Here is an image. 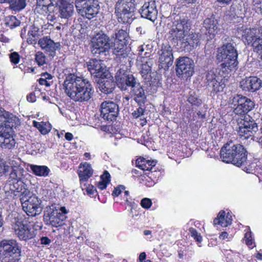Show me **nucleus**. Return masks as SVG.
<instances>
[{
	"label": "nucleus",
	"mask_w": 262,
	"mask_h": 262,
	"mask_svg": "<svg viewBox=\"0 0 262 262\" xmlns=\"http://www.w3.org/2000/svg\"><path fill=\"white\" fill-rule=\"evenodd\" d=\"M33 125L37 128L41 134L44 135L49 133L51 129V125L48 122L33 121Z\"/></svg>",
	"instance_id": "nucleus-36"
},
{
	"label": "nucleus",
	"mask_w": 262,
	"mask_h": 262,
	"mask_svg": "<svg viewBox=\"0 0 262 262\" xmlns=\"http://www.w3.org/2000/svg\"><path fill=\"white\" fill-rule=\"evenodd\" d=\"M107 183L104 182V181H100L98 184V188L100 189V190H103L106 188Z\"/></svg>",
	"instance_id": "nucleus-53"
},
{
	"label": "nucleus",
	"mask_w": 262,
	"mask_h": 262,
	"mask_svg": "<svg viewBox=\"0 0 262 262\" xmlns=\"http://www.w3.org/2000/svg\"><path fill=\"white\" fill-rule=\"evenodd\" d=\"M94 2V0H75V6L77 12H79L85 6L90 3V2Z\"/></svg>",
	"instance_id": "nucleus-43"
},
{
	"label": "nucleus",
	"mask_w": 262,
	"mask_h": 262,
	"mask_svg": "<svg viewBox=\"0 0 262 262\" xmlns=\"http://www.w3.org/2000/svg\"><path fill=\"white\" fill-rule=\"evenodd\" d=\"M171 47L168 45H163L159 52V67L164 70L168 69L173 63V56Z\"/></svg>",
	"instance_id": "nucleus-19"
},
{
	"label": "nucleus",
	"mask_w": 262,
	"mask_h": 262,
	"mask_svg": "<svg viewBox=\"0 0 262 262\" xmlns=\"http://www.w3.org/2000/svg\"><path fill=\"white\" fill-rule=\"evenodd\" d=\"M128 195H129V191H127V190L124 191V196H123V199L126 202H129V200H128Z\"/></svg>",
	"instance_id": "nucleus-60"
},
{
	"label": "nucleus",
	"mask_w": 262,
	"mask_h": 262,
	"mask_svg": "<svg viewBox=\"0 0 262 262\" xmlns=\"http://www.w3.org/2000/svg\"><path fill=\"white\" fill-rule=\"evenodd\" d=\"M65 138L67 140L71 141L73 139V136L70 133H67L65 135Z\"/></svg>",
	"instance_id": "nucleus-62"
},
{
	"label": "nucleus",
	"mask_w": 262,
	"mask_h": 262,
	"mask_svg": "<svg viewBox=\"0 0 262 262\" xmlns=\"http://www.w3.org/2000/svg\"><path fill=\"white\" fill-rule=\"evenodd\" d=\"M46 57L42 52L38 51L36 53L35 60L39 66H41L46 64Z\"/></svg>",
	"instance_id": "nucleus-42"
},
{
	"label": "nucleus",
	"mask_w": 262,
	"mask_h": 262,
	"mask_svg": "<svg viewBox=\"0 0 262 262\" xmlns=\"http://www.w3.org/2000/svg\"><path fill=\"white\" fill-rule=\"evenodd\" d=\"M27 99L30 102H34L36 101V97L34 94L30 93L27 96Z\"/></svg>",
	"instance_id": "nucleus-55"
},
{
	"label": "nucleus",
	"mask_w": 262,
	"mask_h": 262,
	"mask_svg": "<svg viewBox=\"0 0 262 262\" xmlns=\"http://www.w3.org/2000/svg\"><path fill=\"white\" fill-rule=\"evenodd\" d=\"M220 154L223 162L231 163L238 167L244 164L247 161L246 151L241 144L227 143L222 148Z\"/></svg>",
	"instance_id": "nucleus-4"
},
{
	"label": "nucleus",
	"mask_w": 262,
	"mask_h": 262,
	"mask_svg": "<svg viewBox=\"0 0 262 262\" xmlns=\"http://www.w3.org/2000/svg\"><path fill=\"white\" fill-rule=\"evenodd\" d=\"M10 4L14 10H22L26 5V0H13Z\"/></svg>",
	"instance_id": "nucleus-41"
},
{
	"label": "nucleus",
	"mask_w": 262,
	"mask_h": 262,
	"mask_svg": "<svg viewBox=\"0 0 262 262\" xmlns=\"http://www.w3.org/2000/svg\"><path fill=\"white\" fill-rule=\"evenodd\" d=\"M169 37L181 41L190 30L191 22L185 17H180L170 24H168Z\"/></svg>",
	"instance_id": "nucleus-9"
},
{
	"label": "nucleus",
	"mask_w": 262,
	"mask_h": 262,
	"mask_svg": "<svg viewBox=\"0 0 262 262\" xmlns=\"http://www.w3.org/2000/svg\"><path fill=\"white\" fill-rule=\"evenodd\" d=\"M111 46L109 37L102 32L96 33L92 38L91 52L95 56L105 55Z\"/></svg>",
	"instance_id": "nucleus-10"
},
{
	"label": "nucleus",
	"mask_w": 262,
	"mask_h": 262,
	"mask_svg": "<svg viewBox=\"0 0 262 262\" xmlns=\"http://www.w3.org/2000/svg\"><path fill=\"white\" fill-rule=\"evenodd\" d=\"M237 131L241 138L244 139L253 136L258 131V126L255 121L249 116H244L237 121Z\"/></svg>",
	"instance_id": "nucleus-13"
},
{
	"label": "nucleus",
	"mask_w": 262,
	"mask_h": 262,
	"mask_svg": "<svg viewBox=\"0 0 262 262\" xmlns=\"http://www.w3.org/2000/svg\"><path fill=\"white\" fill-rule=\"evenodd\" d=\"M229 103L233 109V112L236 115L244 117L245 114L251 111L254 107V103L246 97L236 95L231 97Z\"/></svg>",
	"instance_id": "nucleus-11"
},
{
	"label": "nucleus",
	"mask_w": 262,
	"mask_h": 262,
	"mask_svg": "<svg viewBox=\"0 0 262 262\" xmlns=\"http://www.w3.org/2000/svg\"><path fill=\"white\" fill-rule=\"evenodd\" d=\"M154 62L155 60L152 58H148L147 56H139L138 57V66L141 70L140 72L143 77L147 76L150 73Z\"/></svg>",
	"instance_id": "nucleus-25"
},
{
	"label": "nucleus",
	"mask_w": 262,
	"mask_h": 262,
	"mask_svg": "<svg viewBox=\"0 0 262 262\" xmlns=\"http://www.w3.org/2000/svg\"><path fill=\"white\" fill-rule=\"evenodd\" d=\"M6 111H5L3 108L0 107V122H2L4 116Z\"/></svg>",
	"instance_id": "nucleus-57"
},
{
	"label": "nucleus",
	"mask_w": 262,
	"mask_h": 262,
	"mask_svg": "<svg viewBox=\"0 0 262 262\" xmlns=\"http://www.w3.org/2000/svg\"><path fill=\"white\" fill-rule=\"evenodd\" d=\"M203 26L210 39L214 38L220 31L217 26V21L214 17L206 18L204 21Z\"/></svg>",
	"instance_id": "nucleus-26"
},
{
	"label": "nucleus",
	"mask_w": 262,
	"mask_h": 262,
	"mask_svg": "<svg viewBox=\"0 0 262 262\" xmlns=\"http://www.w3.org/2000/svg\"><path fill=\"white\" fill-rule=\"evenodd\" d=\"M41 244L42 245H48L51 243V240L47 237H42L40 239Z\"/></svg>",
	"instance_id": "nucleus-54"
},
{
	"label": "nucleus",
	"mask_w": 262,
	"mask_h": 262,
	"mask_svg": "<svg viewBox=\"0 0 262 262\" xmlns=\"http://www.w3.org/2000/svg\"><path fill=\"white\" fill-rule=\"evenodd\" d=\"M136 164L137 166L143 170H151L156 165L157 161L146 160L143 158H139L136 160Z\"/></svg>",
	"instance_id": "nucleus-31"
},
{
	"label": "nucleus",
	"mask_w": 262,
	"mask_h": 262,
	"mask_svg": "<svg viewBox=\"0 0 262 262\" xmlns=\"http://www.w3.org/2000/svg\"><path fill=\"white\" fill-rule=\"evenodd\" d=\"M13 227L15 234L21 240L27 241L32 238L35 235L32 226L21 219L16 220Z\"/></svg>",
	"instance_id": "nucleus-14"
},
{
	"label": "nucleus",
	"mask_w": 262,
	"mask_h": 262,
	"mask_svg": "<svg viewBox=\"0 0 262 262\" xmlns=\"http://www.w3.org/2000/svg\"><path fill=\"white\" fill-rule=\"evenodd\" d=\"M38 44L42 50L52 57H54L56 54V51L61 48L60 42H55L48 36L40 38L38 40Z\"/></svg>",
	"instance_id": "nucleus-20"
},
{
	"label": "nucleus",
	"mask_w": 262,
	"mask_h": 262,
	"mask_svg": "<svg viewBox=\"0 0 262 262\" xmlns=\"http://www.w3.org/2000/svg\"><path fill=\"white\" fill-rule=\"evenodd\" d=\"M176 72L178 75L189 77L193 73L194 62L189 57H180L177 61Z\"/></svg>",
	"instance_id": "nucleus-17"
},
{
	"label": "nucleus",
	"mask_w": 262,
	"mask_h": 262,
	"mask_svg": "<svg viewBox=\"0 0 262 262\" xmlns=\"http://www.w3.org/2000/svg\"><path fill=\"white\" fill-rule=\"evenodd\" d=\"M58 211V212H60L61 214H64V215H66V214L68 213L66 208L64 207H60L59 210Z\"/></svg>",
	"instance_id": "nucleus-61"
},
{
	"label": "nucleus",
	"mask_w": 262,
	"mask_h": 262,
	"mask_svg": "<svg viewBox=\"0 0 262 262\" xmlns=\"http://www.w3.org/2000/svg\"><path fill=\"white\" fill-rule=\"evenodd\" d=\"M116 37L114 41L121 42H126V38L128 37L127 33L126 31L122 29L119 30L117 33H116Z\"/></svg>",
	"instance_id": "nucleus-40"
},
{
	"label": "nucleus",
	"mask_w": 262,
	"mask_h": 262,
	"mask_svg": "<svg viewBox=\"0 0 262 262\" xmlns=\"http://www.w3.org/2000/svg\"><path fill=\"white\" fill-rule=\"evenodd\" d=\"M191 235L198 242L201 243L202 241V237L198 232L194 229L190 230Z\"/></svg>",
	"instance_id": "nucleus-49"
},
{
	"label": "nucleus",
	"mask_w": 262,
	"mask_h": 262,
	"mask_svg": "<svg viewBox=\"0 0 262 262\" xmlns=\"http://www.w3.org/2000/svg\"><path fill=\"white\" fill-rule=\"evenodd\" d=\"M15 144L13 130L10 128L5 129L0 126V146L2 148L10 149L14 148Z\"/></svg>",
	"instance_id": "nucleus-21"
},
{
	"label": "nucleus",
	"mask_w": 262,
	"mask_h": 262,
	"mask_svg": "<svg viewBox=\"0 0 262 262\" xmlns=\"http://www.w3.org/2000/svg\"><path fill=\"white\" fill-rule=\"evenodd\" d=\"M144 113V109L141 107H139L137 111H135L133 113V115L135 118H138L141 115H142Z\"/></svg>",
	"instance_id": "nucleus-52"
},
{
	"label": "nucleus",
	"mask_w": 262,
	"mask_h": 262,
	"mask_svg": "<svg viewBox=\"0 0 262 262\" xmlns=\"http://www.w3.org/2000/svg\"><path fill=\"white\" fill-rule=\"evenodd\" d=\"M4 117L2 121V122H4V124L0 125V126H2L5 129L10 128L13 130V127H16L19 124V119L13 114L6 112Z\"/></svg>",
	"instance_id": "nucleus-29"
},
{
	"label": "nucleus",
	"mask_w": 262,
	"mask_h": 262,
	"mask_svg": "<svg viewBox=\"0 0 262 262\" xmlns=\"http://www.w3.org/2000/svg\"><path fill=\"white\" fill-rule=\"evenodd\" d=\"M7 164H8L9 166V171L6 172L3 176L6 175L8 172L10 171V178L12 180H14L15 182H10L9 184L10 185V190L11 191V193H13L14 195L16 196L17 195H19V192L23 191L22 189V183L19 184L18 179H20L21 172L23 170L22 168H21L18 165H15V162L14 161L10 160L8 162L4 161ZM3 176V175H2ZM2 177V176H1Z\"/></svg>",
	"instance_id": "nucleus-12"
},
{
	"label": "nucleus",
	"mask_w": 262,
	"mask_h": 262,
	"mask_svg": "<svg viewBox=\"0 0 262 262\" xmlns=\"http://www.w3.org/2000/svg\"><path fill=\"white\" fill-rule=\"evenodd\" d=\"M70 0H57V3L59 5L70 3Z\"/></svg>",
	"instance_id": "nucleus-58"
},
{
	"label": "nucleus",
	"mask_w": 262,
	"mask_h": 262,
	"mask_svg": "<svg viewBox=\"0 0 262 262\" xmlns=\"http://www.w3.org/2000/svg\"><path fill=\"white\" fill-rule=\"evenodd\" d=\"M137 32H140V34H144L145 33V30H143L141 27H137L136 29Z\"/></svg>",
	"instance_id": "nucleus-64"
},
{
	"label": "nucleus",
	"mask_w": 262,
	"mask_h": 262,
	"mask_svg": "<svg viewBox=\"0 0 262 262\" xmlns=\"http://www.w3.org/2000/svg\"><path fill=\"white\" fill-rule=\"evenodd\" d=\"M245 240L246 245L251 249L254 248L255 245L253 242V238L252 237L251 232H247L245 235Z\"/></svg>",
	"instance_id": "nucleus-45"
},
{
	"label": "nucleus",
	"mask_w": 262,
	"mask_h": 262,
	"mask_svg": "<svg viewBox=\"0 0 262 262\" xmlns=\"http://www.w3.org/2000/svg\"><path fill=\"white\" fill-rule=\"evenodd\" d=\"M99 5L98 2L94 0V2H90L86 6L80 10L78 13L83 17L91 19L94 18L98 13Z\"/></svg>",
	"instance_id": "nucleus-23"
},
{
	"label": "nucleus",
	"mask_w": 262,
	"mask_h": 262,
	"mask_svg": "<svg viewBox=\"0 0 262 262\" xmlns=\"http://www.w3.org/2000/svg\"><path fill=\"white\" fill-rule=\"evenodd\" d=\"M151 201L148 198H144L141 201V206L146 209L149 208L151 206Z\"/></svg>",
	"instance_id": "nucleus-48"
},
{
	"label": "nucleus",
	"mask_w": 262,
	"mask_h": 262,
	"mask_svg": "<svg viewBox=\"0 0 262 262\" xmlns=\"http://www.w3.org/2000/svg\"><path fill=\"white\" fill-rule=\"evenodd\" d=\"M201 35L198 33H188L185 38L181 40V43L184 45L185 48L188 47V50H191L196 48L200 43Z\"/></svg>",
	"instance_id": "nucleus-27"
},
{
	"label": "nucleus",
	"mask_w": 262,
	"mask_h": 262,
	"mask_svg": "<svg viewBox=\"0 0 262 262\" xmlns=\"http://www.w3.org/2000/svg\"><path fill=\"white\" fill-rule=\"evenodd\" d=\"M124 189L125 187L123 185H119L114 188L112 192V195L115 196H118Z\"/></svg>",
	"instance_id": "nucleus-50"
},
{
	"label": "nucleus",
	"mask_w": 262,
	"mask_h": 262,
	"mask_svg": "<svg viewBox=\"0 0 262 262\" xmlns=\"http://www.w3.org/2000/svg\"><path fill=\"white\" fill-rule=\"evenodd\" d=\"M261 81L257 77H249L241 82V86L244 91L254 92L259 90Z\"/></svg>",
	"instance_id": "nucleus-24"
},
{
	"label": "nucleus",
	"mask_w": 262,
	"mask_h": 262,
	"mask_svg": "<svg viewBox=\"0 0 262 262\" xmlns=\"http://www.w3.org/2000/svg\"><path fill=\"white\" fill-rule=\"evenodd\" d=\"M78 173L80 181L85 182L92 176L93 170L90 164L84 162L79 165Z\"/></svg>",
	"instance_id": "nucleus-28"
},
{
	"label": "nucleus",
	"mask_w": 262,
	"mask_h": 262,
	"mask_svg": "<svg viewBox=\"0 0 262 262\" xmlns=\"http://www.w3.org/2000/svg\"><path fill=\"white\" fill-rule=\"evenodd\" d=\"M85 66L91 75L94 77L103 79L110 75L103 60L91 59L86 62Z\"/></svg>",
	"instance_id": "nucleus-15"
},
{
	"label": "nucleus",
	"mask_w": 262,
	"mask_h": 262,
	"mask_svg": "<svg viewBox=\"0 0 262 262\" xmlns=\"http://www.w3.org/2000/svg\"><path fill=\"white\" fill-rule=\"evenodd\" d=\"M114 54L119 57H125L127 55L126 51V42L114 41Z\"/></svg>",
	"instance_id": "nucleus-35"
},
{
	"label": "nucleus",
	"mask_w": 262,
	"mask_h": 262,
	"mask_svg": "<svg viewBox=\"0 0 262 262\" xmlns=\"http://www.w3.org/2000/svg\"><path fill=\"white\" fill-rule=\"evenodd\" d=\"M248 45H251L253 51L256 52L262 61V32L257 27H242L238 31Z\"/></svg>",
	"instance_id": "nucleus-6"
},
{
	"label": "nucleus",
	"mask_w": 262,
	"mask_h": 262,
	"mask_svg": "<svg viewBox=\"0 0 262 262\" xmlns=\"http://www.w3.org/2000/svg\"><path fill=\"white\" fill-rule=\"evenodd\" d=\"M59 16L63 18L70 17L74 13V6L71 3L59 6Z\"/></svg>",
	"instance_id": "nucleus-33"
},
{
	"label": "nucleus",
	"mask_w": 262,
	"mask_h": 262,
	"mask_svg": "<svg viewBox=\"0 0 262 262\" xmlns=\"http://www.w3.org/2000/svg\"><path fill=\"white\" fill-rule=\"evenodd\" d=\"M66 219V215L58 212L53 206L47 207L43 215V220L46 224L55 227L62 226Z\"/></svg>",
	"instance_id": "nucleus-16"
},
{
	"label": "nucleus",
	"mask_w": 262,
	"mask_h": 262,
	"mask_svg": "<svg viewBox=\"0 0 262 262\" xmlns=\"http://www.w3.org/2000/svg\"><path fill=\"white\" fill-rule=\"evenodd\" d=\"M237 55L232 43L228 42L218 49L216 59L222 63L219 69L210 70L206 76L207 84L212 92L216 93L223 91L228 82L229 73L237 65Z\"/></svg>",
	"instance_id": "nucleus-1"
},
{
	"label": "nucleus",
	"mask_w": 262,
	"mask_h": 262,
	"mask_svg": "<svg viewBox=\"0 0 262 262\" xmlns=\"http://www.w3.org/2000/svg\"><path fill=\"white\" fill-rule=\"evenodd\" d=\"M111 176L108 171H105L103 174L101 176V181L108 183L110 181Z\"/></svg>",
	"instance_id": "nucleus-51"
},
{
	"label": "nucleus",
	"mask_w": 262,
	"mask_h": 262,
	"mask_svg": "<svg viewBox=\"0 0 262 262\" xmlns=\"http://www.w3.org/2000/svg\"><path fill=\"white\" fill-rule=\"evenodd\" d=\"M39 83L42 85L49 86L50 84L47 80L43 78H40L38 80Z\"/></svg>",
	"instance_id": "nucleus-56"
},
{
	"label": "nucleus",
	"mask_w": 262,
	"mask_h": 262,
	"mask_svg": "<svg viewBox=\"0 0 262 262\" xmlns=\"http://www.w3.org/2000/svg\"><path fill=\"white\" fill-rule=\"evenodd\" d=\"M139 12L142 17L154 22L157 19L158 15L155 2L151 1L145 2L140 9Z\"/></svg>",
	"instance_id": "nucleus-22"
},
{
	"label": "nucleus",
	"mask_w": 262,
	"mask_h": 262,
	"mask_svg": "<svg viewBox=\"0 0 262 262\" xmlns=\"http://www.w3.org/2000/svg\"><path fill=\"white\" fill-rule=\"evenodd\" d=\"M188 102L192 105L199 106L202 103V100L199 99L195 94H190L188 99Z\"/></svg>",
	"instance_id": "nucleus-44"
},
{
	"label": "nucleus",
	"mask_w": 262,
	"mask_h": 262,
	"mask_svg": "<svg viewBox=\"0 0 262 262\" xmlns=\"http://www.w3.org/2000/svg\"><path fill=\"white\" fill-rule=\"evenodd\" d=\"M20 249L14 239H4L0 243V258L3 262H17Z\"/></svg>",
	"instance_id": "nucleus-8"
},
{
	"label": "nucleus",
	"mask_w": 262,
	"mask_h": 262,
	"mask_svg": "<svg viewBox=\"0 0 262 262\" xmlns=\"http://www.w3.org/2000/svg\"><path fill=\"white\" fill-rule=\"evenodd\" d=\"M30 168L34 174L39 177H47L50 171V169L45 165L31 164Z\"/></svg>",
	"instance_id": "nucleus-34"
},
{
	"label": "nucleus",
	"mask_w": 262,
	"mask_h": 262,
	"mask_svg": "<svg viewBox=\"0 0 262 262\" xmlns=\"http://www.w3.org/2000/svg\"><path fill=\"white\" fill-rule=\"evenodd\" d=\"M9 166L4 160L0 159V176L4 174L9 171Z\"/></svg>",
	"instance_id": "nucleus-46"
},
{
	"label": "nucleus",
	"mask_w": 262,
	"mask_h": 262,
	"mask_svg": "<svg viewBox=\"0 0 262 262\" xmlns=\"http://www.w3.org/2000/svg\"><path fill=\"white\" fill-rule=\"evenodd\" d=\"M228 234L226 232H223L220 235V237L222 239H225L227 238Z\"/></svg>",
	"instance_id": "nucleus-63"
},
{
	"label": "nucleus",
	"mask_w": 262,
	"mask_h": 262,
	"mask_svg": "<svg viewBox=\"0 0 262 262\" xmlns=\"http://www.w3.org/2000/svg\"><path fill=\"white\" fill-rule=\"evenodd\" d=\"M20 192V200L23 209L27 214L35 216L40 214L42 209L41 201L28 189L24 188V190Z\"/></svg>",
	"instance_id": "nucleus-5"
},
{
	"label": "nucleus",
	"mask_w": 262,
	"mask_h": 262,
	"mask_svg": "<svg viewBox=\"0 0 262 262\" xmlns=\"http://www.w3.org/2000/svg\"><path fill=\"white\" fill-rule=\"evenodd\" d=\"M63 88L67 95L75 102H87L92 98L94 93L89 80L74 74L66 76Z\"/></svg>",
	"instance_id": "nucleus-2"
},
{
	"label": "nucleus",
	"mask_w": 262,
	"mask_h": 262,
	"mask_svg": "<svg viewBox=\"0 0 262 262\" xmlns=\"http://www.w3.org/2000/svg\"><path fill=\"white\" fill-rule=\"evenodd\" d=\"M119 111L118 105L113 101H104L101 104V116L108 121L115 120Z\"/></svg>",
	"instance_id": "nucleus-18"
},
{
	"label": "nucleus",
	"mask_w": 262,
	"mask_h": 262,
	"mask_svg": "<svg viewBox=\"0 0 262 262\" xmlns=\"http://www.w3.org/2000/svg\"><path fill=\"white\" fill-rule=\"evenodd\" d=\"M4 24L6 26L13 29L20 25V21L15 16L9 15L6 17L4 20Z\"/></svg>",
	"instance_id": "nucleus-38"
},
{
	"label": "nucleus",
	"mask_w": 262,
	"mask_h": 262,
	"mask_svg": "<svg viewBox=\"0 0 262 262\" xmlns=\"http://www.w3.org/2000/svg\"><path fill=\"white\" fill-rule=\"evenodd\" d=\"M20 58V55L16 52H13L10 54V61L13 64H17L19 62Z\"/></svg>",
	"instance_id": "nucleus-47"
},
{
	"label": "nucleus",
	"mask_w": 262,
	"mask_h": 262,
	"mask_svg": "<svg viewBox=\"0 0 262 262\" xmlns=\"http://www.w3.org/2000/svg\"><path fill=\"white\" fill-rule=\"evenodd\" d=\"M51 4L50 0H39L37 3L36 10L42 14H46L49 11Z\"/></svg>",
	"instance_id": "nucleus-37"
},
{
	"label": "nucleus",
	"mask_w": 262,
	"mask_h": 262,
	"mask_svg": "<svg viewBox=\"0 0 262 262\" xmlns=\"http://www.w3.org/2000/svg\"><path fill=\"white\" fill-rule=\"evenodd\" d=\"M102 79L99 82V91L105 94L111 93L115 88L114 83L111 79Z\"/></svg>",
	"instance_id": "nucleus-32"
},
{
	"label": "nucleus",
	"mask_w": 262,
	"mask_h": 262,
	"mask_svg": "<svg viewBox=\"0 0 262 262\" xmlns=\"http://www.w3.org/2000/svg\"><path fill=\"white\" fill-rule=\"evenodd\" d=\"M135 9V0H117L115 13L118 21L122 23H130L134 18Z\"/></svg>",
	"instance_id": "nucleus-7"
},
{
	"label": "nucleus",
	"mask_w": 262,
	"mask_h": 262,
	"mask_svg": "<svg viewBox=\"0 0 262 262\" xmlns=\"http://www.w3.org/2000/svg\"><path fill=\"white\" fill-rule=\"evenodd\" d=\"M38 35V29L34 26H32L28 33V37L27 40L28 43L32 44L35 41V38L37 37Z\"/></svg>",
	"instance_id": "nucleus-39"
},
{
	"label": "nucleus",
	"mask_w": 262,
	"mask_h": 262,
	"mask_svg": "<svg viewBox=\"0 0 262 262\" xmlns=\"http://www.w3.org/2000/svg\"><path fill=\"white\" fill-rule=\"evenodd\" d=\"M232 221V216L230 213L226 214L225 211L221 210L219 212L217 216L214 220V225H220L222 227H227L230 225Z\"/></svg>",
	"instance_id": "nucleus-30"
},
{
	"label": "nucleus",
	"mask_w": 262,
	"mask_h": 262,
	"mask_svg": "<svg viewBox=\"0 0 262 262\" xmlns=\"http://www.w3.org/2000/svg\"><path fill=\"white\" fill-rule=\"evenodd\" d=\"M115 78L116 84L121 90L130 88V94L135 96V101L140 104L144 103L146 99L144 91L133 75L127 74L124 71H119Z\"/></svg>",
	"instance_id": "nucleus-3"
},
{
	"label": "nucleus",
	"mask_w": 262,
	"mask_h": 262,
	"mask_svg": "<svg viewBox=\"0 0 262 262\" xmlns=\"http://www.w3.org/2000/svg\"><path fill=\"white\" fill-rule=\"evenodd\" d=\"M146 257V253L145 252H142L139 255V259L140 261H143L145 259Z\"/></svg>",
	"instance_id": "nucleus-59"
}]
</instances>
